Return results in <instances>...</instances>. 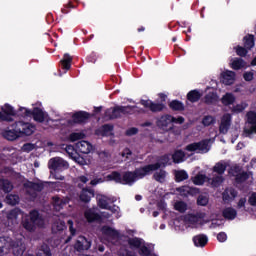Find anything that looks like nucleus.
Returning a JSON list of instances; mask_svg holds the SVG:
<instances>
[{
  "instance_id": "nucleus-48",
  "label": "nucleus",
  "mask_w": 256,
  "mask_h": 256,
  "mask_svg": "<svg viewBox=\"0 0 256 256\" xmlns=\"http://www.w3.org/2000/svg\"><path fill=\"white\" fill-rule=\"evenodd\" d=\"M202 125H204V127H211V125H215V117L211 115L204 116L202 119Z\"/></svg>"
},
{
  "instance_id": "nucleus-58",
  "label": "nucleus",
  "mask_w": 256,
  "mask_h": 256,
  "mask_svg": "<svg viewBox=\"0 0 256 256\" xmlns=\"http://www.w3.org/2000/svg\"><path fill=\"white\" fill-rule=\"evenodd\" d=\"M138 253L140 256H151V250L145 245H142V247L139 248Z\"/></svg>"
},
{
  "instance_id": "nucleus-27",
  "label": "nucleus",
  "mask_w": 256,
  "mask_h": 256,
  "mask_svg": "<svg viewBox=\"0 0 256 256\" xmlns=\"http://www.w3.org/2000/svg\"><path fill=\"white\" fill-rule=\"evenodd\" d=\"M219 101V95L215 92H209L204 96V103L206 105H215Z\"/></svg>"
},
{
  "instance_id": "nucleus-53",
  "label": "nucleus",
  "mask_w": 256,
  "mask_h": 256,
  "mask_svg": "<svg viewBox=\"0 0 256 256\" xmlns=\"http://www.w3.org/2000/svg\"><path fill=\"white\" fill-rule=\"evenodd\" d=\"M236 55L239 57H247L249 50L244 46H237L236 48Z\"/></svg>"
},
{
  "instance_id": "nucleus-35",
  "label": "nucleus",
  "mask_w": 256,
  "mask_h": 256,
  "mask_svg": "<svg viewBox=\"0 0 256 256\" xmlns=\"http://www.w3.org/2000/svg\"><path fill=\"white\" fill-rule=\"evenodd\" d=\"M179 191H180V193H182V195H198L199 188L183 186V187L179 188Z\"/></svg>"
},
{
  "instance_id": "nucleus-22",
  "label": "nucleus",
  "mask_w": 256,
  "mask_h": 256,
  "mask_svg": "<svg viewBox=\"0 0 256 256\" xmlns=\"http://www.w3.org/2000/svg\"><path fill=\"white\" fill-rule=\"evenodd\" d=\"M71 63H73V57L69 54H64L63 58L60 61L61 69L64 71H69L71 69Z\"/></svg>"
},
{
  "instance_id": "nucleus-46",
  "label": "nucleus",
  "mask_w": 256,
  "mask_h": 256,
  "mask_svg": "<svg viewBox=\"0 0 256 256\" xmlns=\"http://www.w3.org/2000/svg\"><path fill=\"white\" fill-rule=\"evenodd\" d=\"M120 115L123 117V115H131L133 113V109H135V106L127 105V106H120Z\"/></svg>"
},
{
  "instance_id": "nucleus-9",
  "label": "nucleus",
  "mask_w": 256,
  "mask_h": 256,
  "mask_svg": "<svg viewBox=\"0 0 256 256\" xmlns=\"http://www.w3.org/2000/svg\"><path fill=\"white\" fill-rule=\"evenodd\" d=\"M3 137L4 139H7V141H15L21 137L19 128H17V122L12 124L10 127H8L7 130L3 132Z\"/></svg>"
},
{
  "instance_id": "nucleus-14",
  "label": "nucleus",
  "mask_w": 256,
  "mask_h": 256,
  "mask_svg": "<svg viewBox=\"0 0 256 256\" xmlns=\"http://www.w3.org/2000/svg\"><path fill=\"white\" fill-rule=\"evenodd\" d=\"M137 172L134 171H126L122 174V185H133L135 181H137Z\"/></svg>"
},
{
  "instance_id": "nucleus-61",
  "label": "nucleus",
  "mask_w": 256,
  "mask_h": 256,
  "mask_svg": "<svg viewBox=\"0 0 256 256\" xmlns=\"http://www.w3.org/2000/svg\"><path fill=\"white\" fill-rule=\"evenodd\" d=\"M139 133V129L136 127H132L126 130L125 135L127 137H133V135H137Z\"/></svg>"
},
{
  "instance_id": "nucleus-33",
  "label": "nucleus",
  "mask_w": 256,
  "mask_h": 256,
  "mask_svg": "<svg viewBox=\"0 0 256 256\" xmlns=\"http://www.w3.org/2000/svg\"><path fill=\"white\" fill-rule=\"evenodd\" d=\"M168 106L172 111H185V105L179 100H172Z\"/></svg>"
},
{
  "instance_id": "nucleus-34",
  "label": "nucleus",
  "mask_w": 256,
  "mask_h": 256,
  "mask_svg": "<svg viewBox=\"0 0 256 256\" xmlns=\"http://www.w3.org/2000/svg\"><path fill=\"white\" fill-rule=\"evenodd\" d=\"M102 233L108 237L117 238L119 237V231L113 229L111 226H103Z\"/></svg>"
},
{
  "instance_id": "nucleus-6",
  "label": "nucleus",
  "mask_w": 256,
  "mask_h": 256,
  "mask_svg": "<svg viewBox=\"0 0 256 256\" xmlns=\"http://www.w3.org/2000/svg\"><path fill=\"white\" fill-rule=\"evenodd\" d=\"M15 109L13 106L9 104H5L1 107L0 111V121H7L8 123H11L13 121V117H15Z\"/></svg>"
},
{
  "instance_id": "nucleus-63",
  "label": "nucleus",
  "mask_w": 256,
  "mask_h": 256,
  "mask_svg": "<svg viewBox=\"0 0 256 256\" xmlns=\"http://www.w3.org/2000/svg\"><path fill=\"white\" fill-rule=\"evenodd\" d=\"M217 241H219V243H225V241H227V233H225V232L218 233Z\"/></svg>"
},
{
  "instance_id": "nucleus-38",
  "label": "nucleus",
  "mask_w": 256,
  "mask_h": 256,
  "mask_svg": "<svg viewBox=\"0 0 256 256\" xmlns=\"http://www.w3.org/2000/svg\"><path fill=\"white\" fill-rule=\"evenodd\" d=\"M221 102L225 105V107H229V105H233V103H235V95L232 93H226L222 97Z\"/></svg>"
},
{
  "instance_id": "nucleus-7",
  "label": "nucleus",
  "mask_w": 256,
  "mask_h": 256,
  "mask_svg": "<svg viewBox=\"0 0 256 256\" xmlns=\"http://www.w3.org/2000/svg\"><path fill=\"white\" fill-rule=\"evenodd\" d=\"M91 119V113L87 111H77L72 114V121L75 125H85Z\"/></svg>"
},
{
  "instance_id": "nucleus-42",
  "label": "nucleus",
  "mask_w": 256,
  "mask_h": 256,
  "mask_svg": "<svg viewBox=\"0 0 256 256\" xmlns=\"http://www.w3.org/2000/svg\"><path fill=\"white\" fill-rule=\"evenodd\" d=\"M27 187L28 189H33V191L41 193V191L45 189V184L39 182H29Z\"/></svg>"
},
{
  "instance_id": "nucleus-23",
  "label": "nucleus",
  "mask_w": 256,
  "mask_h": 256,
  "mask_svg": "<svg viewBox=\"0 0 256 256\" xmlns=\"http://www.w3.org/2000/svg\"><path fill=\"white\" fill-rule=\"evenodd\" d=\"M65 151L69 155V157L75 159L77 163H80V165H83L85 160L81 157H77V153L75 152V147H73V145H67Z\"/></svg>"
},
{
  "instance_id": "nucleus-18",
  "label": "nucleus",
  "mask_w": 256,
  "mask_h": 256,
  "mask_svg": "<svg viewBox=\"0 0 256 256\" xmlns=\"http://www.w3.org/2000/svg\"><path fill=\"white\" fill-rule=\"evenodd\" d=\"M105 115L108 117V119H121V110L119 109V105H116L114 107L108 108L105 111Z\"/></svg>"
},
{
  "instance_id": "nucleus-36",
  "label": "nucleus",
  "mask_w": 256,
  "mask_h": 256,
  "mask_svg": "<svg viewBox=\"0 0 256 256\" xmlns=\"http://www.w3.org/2000/svg\"><path fill=\"white\" fill-rule=\"evenodd\" d=\"M20 201L19 195L17 194H8L5 198V202L7 205H11L12 207H15V205H18Z\"/></svg>"
},
{
  "instance_id": "nucleus-40",
  "label": "nucleus",
  "mask_w": 256,
  "mask_h": 256,
  "mask_svg": "<svg viewBox=\"0 0 256 256\" xmlns=\"http://www.w3.org/2000/svg\"><path fill=\"white\" fill-rule=\"evenodd\" d=\"M107 179H109V181H115L120 185L123 184V176L118 171H113L111 174L107 176Z\"/></svg>"
},
{
  "instance_id": "nucleus-56",
  "label": "nucleus",
  "mask_w": 256,
  "mask_h": 256,
  "mask_svg": "<svg viewBox=\"0 0 256 256\" xmlns=\"http://www.w3.org/2000/svg\"><path fill=\"white\" fill-rule=\"evenodd\" d=\"M114 127L112 124H104L102 125V137H107V133H111L113 131Z\"/></svg>"
},
{
  "instance_id": "nucleus-11",
  "label": "nucleus",
  "mask_w": 256,
  "mask_h": 256,
  "mask_svg": "<svg viewBox=\"0 0 256 256\" xmlns=\"http://www.w3.org/2000/svg\"><path fill=\"white\" fill-rule=\"evenodd\" d=\"M26 115L32 117L36 123H44L45 121V112L39 107H34L33 110H26Z\"/></svg>"
},
{
  "instance_id": "nucleus-51",
  "label": "nucleus",
  "mask_w": 256,
  "mask_h": 256,
  "mask_svg": "<svg viewBox=\"0 0 256 256\" xmlns=\"http://www.w3.org/2000/svg\"><path fill=\"white\" fill-rule=\"evenodd\" d=\"M225 181V178L223 176H215L212 178L211 185L212 187H221V184Z\"/></svg>"
},
{
  "instance_id": "nucleus-29",
  "label": "nucleus",
  "mask_w": 256,
  "mask_h": 256,
  "mask_svg": "<svg viewBox=\"0 0 256 256\" xmlns=\"http://www.w3.org/2000/svg\"><path fill=\"white\" fill-rule=\"evenodd\" d=\"M244 47L251 51L255 47V36L253 34H248L243 38Z\"/></svg>"
},
{
  "instance_id": "nucleus-50",
  "label": "nucleus",
  "mask_w": 256,
  "mask_h": 256,
  "mask_svg": "<svg viewBox=\"0 0 256 256\" xmlns=\"http://www.w3.org/2000/svg\"><path fill=\"white\" fill-rule=\"evenodd\" d=\"M174 208L176 211H179V213H185V211H187V204L183 201H179L175 203Z\"/></svg>"
},
{
  "instance_id": "nucleus-39",
  "label": "nucleus",
  "mask_w": 256,
  "mask_h": 256,
  "mask_svg": "<svg viewBox=\"0 0 256 256\" xmlns=\"http://www.w3.org/2000/svg\"><path fill=\"white\" fill-rule=\"evenodd\" d=\"M159 162H156L160 165V168L163 167V169H165V167H167V165H171V154H164L162 156L159 157L158 159Z\"/></svg>"
},
{
  "instance_id": "nucleus-60",
  "label": "nucleus",
  "mask_w": 256,
  "mask_h": 256,
  "mask_svg": "<svg viewBox=\"0 0 256 256\" xmlns=\"http://www.w3.org/2000/svg\"><path fill=\"white\" fill-rule=\"evenodd\" d=\"M69 9H75V5H73V2H68L66 5H64V7L61 9V12L64 14V15H67V13L70 12Z\"/></svg>"
},
{
  "instance_id": "nucleus-44",
  "label": "nucleus",
  "mask_w": 256,
  "mask_h": 256,
  "mask_svg": "<svg viewBox=\"0 0 256 256\" xmlns=\"http://www.w3.org/2000/svg\"><path fill=\"white\" fill-rule=\"evenodd\" d=\"M22 227L26 229V231H35L37 229V226L31 221L29 218H25L22 221Z\"/></svg>"
},
{
  "instance_id": "nucleus-16",
  "label": "nucleus",
  "mask_w": 256,
  "mask_h": 256,
  "mask_svg": "<svg viewBox=\"0 0 256 256\" xmlns=\"http://www.w3.org/2000/svg\"><path fill=\"white\" fill-rule=\"evenodd\" d=\"M93 197H95L94 189L83 188L80 193L79 199L82 203H90Z\"/></svg>"
},
{
  "instance_id": "nucleus-45",
  "label": "nucleus",
  "mask_w": 256,
  "mask_h": 256,
  "mask_svg": "<svg viewBox=\"0 0 256 256\" xmlns=\"http://www.w3.org/2000/svg\"><path fill=\"white\" fill-rule=\"evenodd\" d=\"M81 139H85V133L83 132H73L69 135V141L75 143V141H81Z\"/></svg>"
},
{
  "instance_id": "nucleus-30",
  "label": "nucleus",
  "mask_w": 256,
  "mask_h": 256,
  "mask_svg": "<svg viewBox=\"0 0 256 256\" xmlns=\"http://www.w3.org/2000/svg\"><path fill=\"white\" fill-rule=\"evenodd\" d=\"M186 97L190 103H197L201 99V92L199 90H191L187 93Z\"/></svg>"
},
{
  "instance_id": "nucleus-59",
  "label": "nucleus",
  "mask_w": 256,
  "mask_h": 256,
  "mask_svg": "<svg viewBox=\"0 0 256 256\" xmlns=\"http://www.w3.org/2000/svg\"><path fill=\"white\" fill-rule=\"evenodd\" d=\"M247 109V104L242 103V104H237L236 106L233 107L232 111L234 113H243Z\"/></svg>"
},
{
  "instance_id": "nucleus-24",
  "label": "nucleus",
  "mask_w": 256,
  "mask_h": 256,
  "mask_svg": "<svg viewBox=\"0 0 256 256\" xmlns=\"http://www.w3.org/2000/svg\"><path fill=\"white\" fill-rule=\"evenodd\" d=\"M28 219L31 220L32 223H34L37 227H41V225H43V219L37 210L30 211V217Z\"/></svg>"
},
{
  "instance_id": "nucleus-32",
  "label": "nucleus",
  "mask_w": 256,
  "mask_h": 256,
  "mask_svg": "<svg viewBox=\"0 0 256 256\" xmlns=\"http://www.w3.org/2000/svg\"><path fill=\"white\" fill-rule=\"evenodd\" d=\"M172 161L176 164L183 163L185 161V152L183 150H176L172 154Z\"/></svg>"
},
{
  "instance_id": "nucleus-25",
  "label": "nucleus",
  "mask_w": 256,
  "mask_h": 256,
  "mask_svg": "<svg viewBox=\"0 0 256 256\" xmlns=\"http://www.w3.org/2000/svg\"><path fill=\"white\" fill-rule=\"evenodd\" d=\"M223 83L225 85H233L235 83V72L233 71H226L222 74Z\"/></svg>"
},
{
  "instance_id": "nucleus-17",
  "label": "nucleus",
  "mask_w": 256,
  "mask_h": 256,
  "mask_svg": "<svg viewBox=\"0 0 256 256\" xmlns=\"http://www.w3.org/2000/svg\"><path fill=\"white\" fill-rule=\"evenodd\" d=\"M76 148L80 153H83L84 155H89V153L93 149V145H91L89 141L82 140L76 144Z\"/></svg>"
},
{
  "instance_id": "nucleus-49",
  "label": "nucleus",
  "mask_w": 256,
  "mask_h": 256,
  "mask_svg": "<svg viewBox=\"0 0 256 256\" xmlns=\"http://www.w3.org/2000/svg\"><path fill=\"white\" fill-rule=\"evenodd\" d=\"M247 117V123L249 125H252V127L256 126V112L255 111H250L246 114Z\"/></svg>"
},
{
  "instance_id": "nucleus-37",
  "label": "nucleus",
  "mask_w": 256,
  "mask_h": 256,
  "mask_svg": "<svg viewBox=\"0 0 256 256\" xmlns=\"http://www.w3.org/2000/svg\"><path fill=\"white\" fill-rule=\"evenodd\" d=\"M189 179V174L185 170H178L175 172L176 183H181L182 181H187Z\"/></svg>"
},
{
  "instance_id": "nucleus-10",
  "label": "nucleus",
  "mask_w": 256,
  "mask_h": 256,
  "mask_svg": "<svg viewBox=\"0 0 256 256\" xmlns=\"http://www.w3.org/2000/svg\"><path fill=\"white\" fill-rule=\"evenodd\" d=\"M74 249L78 251V253L89 251V249H91V241L85 236H79L74 244Z\"/></svg>"
},
{
  "instance_id": "nucleus-52",
  "label": "nucleus",
  "mask_w": 256,
  "mask_h": 256,
  "mask_svg": "<svg viewBox=\"0 0 256 256\" xmlns=\"http://www.w3.org/2000/svg\"><path fill=\"white\" fill-rule=\"evenodd\" d=\"M205 179H207V176H205L204 174H197L193 178V183L194 185H203L205 183Z\"/></svg>"
},
{
  "instance_id": "nucleus-47",
  "label": "nucleus",
  "mask_w": 256,
  "mask_h": 256,
  "mask_svg": "<svg viewBox=\"0 0 256 256\" xmlns=\"http://www.w3.org/2000/svg\"><path fill=\"white\" fill-rule=\"evenodd\" d=\"M19 213H21V210H19L17 208L10 210L7 213L8 221H16V219L19 217Z\"/></svg>"
},
{
  "instance_id": "nucleus-55",
  "label": "nucleus",
  "mask_w": 256,
  "mask_h": 256,
  "mask_svg": "<svg viewBox=\"0 0 256 256\" xmlns=\"http://www.w3.org/2000/svg\"><path fill=\"white\" fill-rule=\"evenodd\" d=\"M249 179V174L247 172H242L238 174L235 178L236 183H245Z\"/></svg>"
},
{
  "instance_id": "nucleus-1",
  "label": "nucleus",
  "mask_w": 256,
  "mask_h": 256,
  "mask_svg": "<svg viewBox=\"0 0 256 256\" xmlns=\"http://www.w3.org/2000/svg\"><path fill=\"white\" fill-rule=\"evenodd\" d=\"M158 97L161 103H155L152 100H140V105L144 106V109H149L151 113H161L165 109V103L167 101V95L165 93H159Z\"/></svg>"
},
{
  "instance_id": "nucleus-28",
  "label": "nucleus",
  "mask_w": 256,
  "mask_h": 256,
  "mask_svg": "<svg viewBox=\"0 0 256 256\" xmlns=\"http://www.w3.org/2000/svg\"><path fill=\"white\" fill-rule=\"evenodd\" d=\"M0 189L4 193H11L13 191V183L9 179L0 178Z\"/></svg>"
},
{
  "instance_id": "nucleus-4",
  "label": "nucleus",
  "mask_w": 256,
  "mask_h": 256,
  "mask_svg": "<svg viewBox=\"0 0 256 256\" xmlns=\"http://www.w3.org/2000/svg\"><path fill=\"white\" fill-rule=\"evenodd\" d=\"M161 169V164L154 163V164H148L140 168H136V176L138 179H143L147 177V175H151L153 171H159Z\"/></svg>"
},
{
  "instance_id": "nucleus-57",
  "label": "nucleus",
  "mask_w": 256,
  "mask_h": 256,
  "mask_svg": "<svg viewBox=\"0 0 256 256\" xmlns=\"http://www.w3.org/2000/svg\"><path fill=\"white\" fill-rule=\"evenodd\" d=\"M209 203V198L205 195H199L197 198V205H200L201 207L207 206Z\"/></svg>"
},
{
  "instance_id": "nucleus-21",
  "label": "nucleus",
  "mask_w": 256,
  "mask_h": 256,
  "mask_svg": "<svg viewBox=\"0 0 256 256\" xmlns=\"http://www.w3.org/2000/svg\"><path fill=\"white\" fill-rule=\"evenodd\" d=\"M227 167H229V164L225 161H220L216 163L212 169L214 173H217V175H224L225 171H227Z\"/></svg>"
},
{
  "instance_id": "nucleus-20",
  "label": "nucleus",
  "mask_w": 256,
  "mask_h": 256,
  "mask_svg": "<svg viewBox=\"0 0 256 256\" xmlns=\"http://www.w3.org/2000/svg\"><path fill=\"white\" fill-rule=\"evenodd\" d=\"M195 247H205L209 243V238L205 234H199L193 237Z\"/></svg>"
},
{
  "instance_id": "nucleus-2",
  "label": "nucleus",
  "mask_w": 256,
  "mask_h": 256,
  "mask_svg": "<svg viewBox=\"0 0 256 256\" xmlns=\"http://www.w3.org/2000/svg\"><path fill=\"white\" fill-rule=\"evenodd\" d=\"M16 127L20 133V137H30L35 131H37V126L29 122L18 121L16 122Z\"/></svg>"
},
{
  "instance_id": "nucleus-12",
  "label": "nucleus",
  "mask_w": 256,
  "mask_h": 256,
  "mask_svg": "<svg viewBox=\"0 0 256 256\" xmlns=\"http://www.w3.org/2000/svg\"><path fill=\"white\" fill-rule=\"evenodd\" d=\"M172 123H173L172 116L170 114H165V115H162L157 120L156 125L157 127H159V129H163V131H167V129H173V127H169Z\"/></svg>"
},
{
  "instance_id": "nucleus-31",
  "label": "nucleus",
  "mask_w": 256,
  "mask_h": 256,
  "mask_svg": "<svg viewBox=\"0 0 256 256\" xmlns=\"http://www.w3.org/2000/svg\"><path fill=\"white\" fill-rule=\"evenodd\" d=\"M152 177L157 183H165V179H167V171L160 169L159 171H156Z\"/></svg>"
},
{
  "instance_id": "nucleus-13",
  "label": "nucleus",
  "mask_w": 256,
  "mask_h": 256,
  "mask_svg": "<svg viewBox=\"0 0 256 256\" xmlns=\"http://www.w3.org/2000/svg\"><path fill=\"white\" fill-rule=\"evenodd\" d=\"M231 114L227 113L222 116L221 123L219 126V131L222 135H227L229 129L231 128Z\"/></svg>"
},
{
  "instance_id": "nucleus-19",
  "label": "nucleus",
  "mask_w": 256,
  "mask_h": 256,
  "mask_svg": "<svg viewBox=\"0 0 256 256\" xmlns=\"http://www.w3.org/2000/svg\"><path fill=\"white\" fill-rule=\"evenodd\" d=\"M222 216L228 221H233L237 218V210H235L233 207H226L222 211Z\"/></svg>"
},
{
  "instance_id": "nucleus-64",
  "label": "nucleus",
  "mask_w": 256,
  "mask_h": 256,
  "mask_svg": "<svg viewBox=\"0 0 256 256\" xmlns=\"http://www.w3.org/2000/svg\"><path fill=\"white\" fill-rule=\"evenodd\" d=\"M248 202L252 207H256V193L255 192L251 194V196L248 199Z\"/></svg>"
},
{
  "instance_id": "nucleus-54",
  "label": "nucleus",
  "mask_w": 256,
  "mask_h": 256,
  "mask_svg": "<svg viewBox=\"0 0 256 256\" xmlns=\"http://www.w3.org/2000/svg\"><path fill=\"white\" fill-rule=\"evenodd\" d=\"M98 207H100V209H107L108 211H113V207L109 206L107 200L103 198L98 200Z\"/></svg>"
},
{
  "instance_id": "nucleus-26",
  "label": "nucleus",
  "mask_w": 256,
  "mask_h": 256,
  "mask_svg": "<svg viewBox=\"0 0 256 256\" xmlns=\"http://www.w3.org/2000/svg\"><path fill=\"white\" fill-rule=\"evenodd\" d=\"M127 243L130 247V249L135 250V249H141L143 245V239L139 237H134V238H128Z\"/></svg>"
},
{
  "instance_id": "nucleus-8",
  "label": "nucleus",
  "mask_w": 256,
  "mask_h": 256,
  "mask_svg": "<svg viewBox=\"0 0 256 256\" xmlns=\"http://www.w3.org/2000/svg\"><path fill=\"white\" fill-rule=\"evenodd\" d=\"M11 249H17V243L9 237H0V256L11 251Z\"/></svg>"
},
{
  "instance_id": "nucleus-3",
  "label": "nucleus",
  "mask_w": 256,
  "mask_h": 256,
  "mask_svg": "<svg viewBox=\"0 0 256 256\" xmlns=\"http://www.w3.org/2000/svg\"><path fill=\"white\" fill-rule=\"evenodd\" d=\"M48 169L55 172L65 171V169H69V163L63 160V158L54 157L48 161Z\"/></svg>"
},
{
  "instance_id": "nucleus-15",
  "label": "nucleus",
  "mask_w": 256,
  "mask_h": 256,
  "mask_svg": "<svg viewBox=\"0 0 256 256\" xmlns=\"http://www.w3.org/2000/svg\"><path fill=\"white\" fill-rule=\"evenodd\" d=\"M84 217L88 223H97L102 221L101 214L95 212L93 209H88L84 212Z\"/></svg>"
},
{
  "instance_id": "nucleus-62",
  "label": "nucleus",
  "mask_w": 256,
  "mask_h": 256,
  "mask_svg": "<svg viewBox=\"0 0 256 256\" xmlns=\"http://www.w3.org/2000/svg\"><path fill=\"white\" fill-rule=\"evenodd\" d=\"M243 133L245 137H251L252 133L256 134V126H251L250 128H244Z\"/></svg>"
},
{
  "instance_id": "nucleus-43",
  "label": "nucleus",
  "mask_w": 256,
  "mask_h": 256,
  "mask_svg": "<svg viewBox=\"0 0 256 256\" xmlns=\"http://www.w3.org/2000/svg\"><path fill=\"white\" fill-rule=\"evenodd\" d=\"M231 67L234 71H239V69H243V67H245V60L242 58H236L233 60Z\"/></svg>"
},
{
  "instance_id": "nucleus-41",
  "label": "nucleus",
  "mask_w": 256,
  "mask_h": 256,
  "mask_svg": "<svg viewBox=\"0 0 256 256\" xmlns=\"http://www.w3.org/2000/svg\"><path fill=\"white\" fill-rule=\"evenodd\" d=\"M36 256H53V254L51 253V248L49 245L42 244Z\"/></svg>"
},
{
  "instance_id": "nucleus-5",
  "label": "nucleus",
  "mask_w": 256,
  "mask_h": 256,
  "mask_svg": "<svg viewBox=\"0 0 256 256\" xmlns=\"http://www.w3.org/2000/svg\"><path fill=\"white\" fill-rule=\"evenodd\" d=\"M186 151L191 153L198 151L199 153H208L209 152V139H204L199 142H194L186 146Z\"/></svg>"
}]
</instances>
